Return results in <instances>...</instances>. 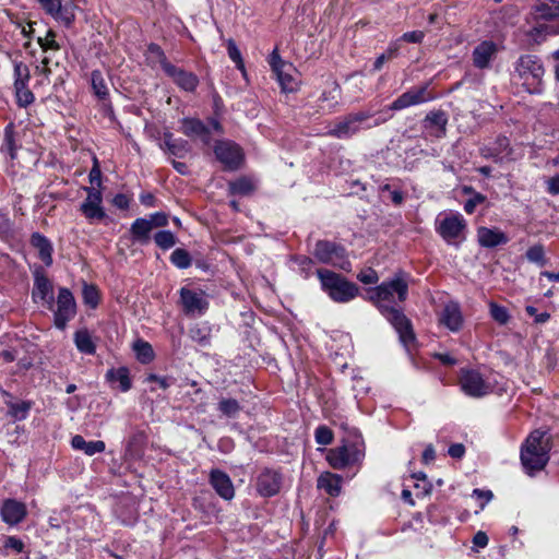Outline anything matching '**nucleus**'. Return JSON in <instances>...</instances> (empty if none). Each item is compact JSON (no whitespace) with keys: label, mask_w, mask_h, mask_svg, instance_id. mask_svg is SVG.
<instances>
[{"label":"nucleus","mask_w":559,"mask_h":559,"mask_svg":"<svg viewBox=\"0 0 559 559\" xmlns=\"http://www.w3.org/2000/svg\"><path fill=\"white\" fill-rule=\"evenodd\" d=\"M551 450L550 436L547 431L534 430L528 435L521 447L520 460L524 472L534 476L543 471L548 461Z\"/></svg>","instance_id":"obj_1"},{"label":"nucleus","mask_w":559,"mask_h":559,"mask_svg":"<svg viewBox=\"0 0 559 559\" xmlns=\"http://www.w3.org/2000/svg\"><path fill=\"white\" fill-rule=\"evenodd\" d=\"M365 457V443L361 438L344 440L338 447L326 452V461L335 469H344L359 465Z\"/></svg>","instance_id":"obj_2"},{"label":"nucleus","mask_w":559,"mask_h":559,"mask_svg":"<svg viewBox=\"0 0 559 559\" xmlns=\"http://www.w3.org/2000/svg\"><path fill=\"white\" fill-rule=\"evenodd\" d=\"M323 290L335 302H348L358 295V287L344 276L325 269L317 271Z\"/></svg>","instance_id":"obj_3"},{"label":"nucleus","mask_w":559,"mask_h":559,"mask_svg":"<svg viewBox=\"0 0 559 559\" xmlns=\"http://www.w3.org/2000/svg\"><path fill=\"white\" fill-rule=\"evenodd\" d=\"M514 69L530 94H540L543 92L545 68L539 57L523 55L515 62Z\"/></svg>","instance_id":"obj_4"},{"label":"nucleus","mask_w":559,"mask_h":559,"mask_svg":"<svg viewBox=\"0 0 559 559\" xmlns=\"http://www.w3.org/2000/svg\"><path fill=\"white\" fill-rule=\"evenodd\" d=\"M386 321L397 334L400 344L407 353L417 345V337L412 320L402 308L386 305Z\"/></svg>","instance_id":"obj_5"},{"label":"nucleus","mask_w":559,"mask_h":559,"mask_svg":"<svg viewBox=\"0 0 559 559\" xmlns=\"http://www.w3.org/2000/svg\"><path fill=\"white\" fill-rule=\"evenodd\" d=\"M467 224L460 213H451L442 219H437L436 231L448 243L459 247L465 240Z\"/></svg>","instance_id":"obj_6"},{"label":"nucleus","mask_w":559,"mask_h":559,"mask_svg":"<svg viewBox=\"0 0 559 559\" xmlns=\"http://www.w3.org/2000/svg\"><path fill=\"white\" fill-rule=\"evenodd\" d=\"M370 118L371 116L368 112L350 114L337 121L335 126L328 131V134L337 139L350 138L361 129L371 128L380 123V119H374V121L370 123Z\"/></svg>","instance_id":"obj_7"},{"label":"nucleus","mask_w":559,"mask_h":559,"mask_svg":"<svg viewBox=\"0 0 559 559\" xmlns=\"http://www.w3.org/2000/svg\"><path fill=\"white\" fill-rule=\"evenodd\" d=\"M313 254L321 263L331 264L344 271L350 270V262L346 259L345 249L335 242L319 240Z\"/></svg>","instance_id":"obj_8"},{"label":"nucleus","mask_w":559,"mask_h":559,"mask_svg":"<svg viewBox=\"0 0 559 559\" xmlns=\"http://www.w3.org/2000/svg\"><path fill=\"white\" fill-rule=\"evenodd\" d=\"M86 198L80 205V212L90 224H97L107 218L103 206V193L96 187H85Z\"/></svg>","instance_id":"obj_9"},{"label":"nucleus","mask_w":559,"mask_h":559,"mask_svg":"<svg viewBox=\"0 0 559 559\" xmlns=\"http://www.w3.org/2000/svg\"><path fill=\"white\" fill-rule=\"evenodd\" d=\"M56 309H53V322L56 328L64 330L68 322L76 314V302L73 294L66 287L59 288Z\"/></svg>","instance_id":"obj_10"},{"label":"nucleus","mask_w":559,"mask_h":559,"mask_svg":"<svg viewBox=\"0 0 559 559\" xmlns=\"http://www.w3.org/2000/svg\"><path fill=\"white\" fill-rule=\"evenodd\" d=\"M216 158L227 170H237L243 162L241 147L231 141H218L214 147Z\"/></svg>","instance_id":"obj_11"},{"label":"nucleus","mask_w":559,"mask_h":559,"mask_svg":"<svg viewBox=\"0 0 559 559\" xmlns=\"http://www.w3.org/2000/svg\"><path fill=\"white\" fill-rule=\"evenodd\" d=\"M409 281L411 275L402 270L386 280V305L393 306L407 299Z\"/></svg>","instance_id":"obj_12"},{"label":"nucleus","mask_w":559,"mask_h":559,"mask_svg":"<svg viewBox=\"0 0 559 559\" xmlns=\"http://www.w3.org/2000/svg\"><path fill=\"white\" fill-rule=\"evenodd\" d=\"M460 383L462 391L471 397H483L490 393V385L476 370H462Z\"/></svg>","instance_id":"obj_13"},{"label":"nucleus","mask_w":559,"mask_h":559,"mask_svg":"<svg viewBox=\"0 0 559 559\" xmlns=\"http://www.w3.org/2000/svg\"><path fill=\"white\" fill-rule=\"evenodd\" d=\"M282 487V475L274 469L263 468L257 477L255 488L261 497L277 495Z\"/></svg>","instance_id":"obj_14"},{"label":"nucleus","mask_w":559,"mask_h":559,"mask_svg":"<svg viewBox=\"0 0 559 559\" xmlns=\"http://www.w3.org/2000/svg\"><path fill=\"white\" fill-rule=\"evenodd\" d=\"M180 301L186 314H203L209 307L202 290H194L188 287L180 289Z\"/></svg>","instance_id":"obj_15"},{"label":"nucleus","mask_w":559,"mask_h":559,"mask_svg":"<svg viewBox=\"0 0 559 559\" xmlns=\"http://www.w3.org/2000/svg\"><path fill=\"white\" fill-rule=\"evenodd\" d=\"M435 96L428 91V86L414 87L400 97H397L390 106L392 110H400L413 105H419L432 100Z\"/></svg>","instance_id":"obj_16"},{"label":"nucleus","mask_w":559,"mask_h":559,"mask_svg":"<svg viewBox=\"0 0 559 559\" xmlns=\"http://www.w3.org/2000/svg\"><path fill=\"white\" fill-rule=\"evenodd\" d=\"M34 301L40 300L49 310H53L55 299L52 284L43 271L37 270L34 274V288L32 292Z\"/></svg>","instance_id":"obj_17"},{"label":"nucleus","mask_w":559,"mask_h":559,"mask_svg":"<svg viewBox=\"0 0 559 559\" xmlns=\"http://www.w3.org/2000/svg\"><path fill=\"white\" fill-rule=\"evenodd\" d=\"M479 153L484 158L502 163L504 159H511L512 148L509 139L500 135L491 145L481 146Z\"/></svg>","instance_id":"obj_18"},{"label":"nucleus","mask_w":559,"mask_h":559,"mask_svg":"<svg viewBox=\"0 0 559 559\" xmlns=\"http://www.w3.org/2000/svg\"><path fill=\"white\" fill-rule=\"evenodd\" d=\"M41 8L64 26H70L74 21V13L70 5H62L61 0H37Z\"/></svg>","instance_id":"obj_19"},{"label":"nucleus","mask_w":559,"mask_h":559,"mask_svg":"<svg viewBox=\"0 0 559 559\" xmlns=\"http://www.w3.org/2000/svg\"><path fill=\"white\" fill-rule=\"evenodd\" d=\"M210 484L216 493L225 500H230L235 496L234 485L230 477L221 469H212L210 473Z\"/></svg>","instance_id":"obj_20"},{"label":"nucleus","mask_w":559,"mask_h":559,"mask_svg":"<svg viewBox=\"0 0 559 559\" xmlns=\"http://www.w3.org/2000/svg\"><path fill=\"white\" fill-rule=\"evenodd\" d=\"M498 52V46L492 40H484L473 50V63L477 69H486Z\"/></svg>","instance_id":"obj_21"},{"label":"nucleus","mask_w":559,"mask_h":559,"mask_svg":"<svg viewBox=\"0 0 559 559\" xmlns=\"http://www.w3.org/2000/svg\"><path fill=\"white\" fill-rule=\"evenodd\" d=\"M181 131L189 138H199L205 145L211 143V131L201 120L195 118H183Z\"/></svg>","instance_id":"obj_22"},{"label":"nucleus","mask_w":559,"mask_h":559,"mask_svg":"<svg viewBox=\"0 0 559 559\" xmlns=\"http://www.w3.org/2000/svg\"><path fill=\"white\" fill-rule=\"evenodd\" d=\"M477 240L483 248H496L509 242V237L498 228H477Z\"/></svg>","instance_id":"obj_23"},{"label":"nucleus","mask_w":559,"mask_h":559,"mask_svg":"<svg viewBox=\"0 0 559 559\" xmlns=\"http://www.w3.org/2000/svg\"><path fill=\"white\" fill-rule=\"evenodd\" d=\"M26 516L25 504L13 499H8L1 507V518L9 525L19 524Z\"/></svg>","instance_id":"obj_24"},{"label":"nucleus","mask_w":559,"mask_h":559,"mask_svg":"<svg viewBox=\"0 0 559 559\" xmlns=\"http://www.w3.org/2000/svg\"><path fill=\"white\" fill-rule=\"evenodd\" d=\"M166 74L173 79V81L183 91L193 92L198 84L199 79L192 72H188L176 66L167 67Z\"/></svg>","instance_id":"obj_25"},{"label":"nucleus","mask_w":559,"mask_h":559,"mask_svg":"<svg viewBox=\"0 0 559 559\" xmlns=\"http://www.w3.org/2000/svg\"><path fill=\"white\" fill-rule=\"evenodd\" d=\"M440 322L450 331L457 332L463 325V316L459 304L450 302L445 305L440 316Z\"/></svg>","instance_id":"obj_26"},{"label":"nucleus","mask_w":559,"mask_h":559,"mask_svg":"<svg viewBox=\"0 0 559 559\" xmlns=\"http://www.w3.org/2000/svg\"><path fill=\"white\" fill-rule=\"evenodd\" d=\"M31 245L37 250L38 258L46 266L52 264L53 247L51 241L40 233H34L31 236Z\"/></svg>","instance_id":"obj_27"},{"label":"nucleus","mask_w":559,"mask_h":559,"mask_svg":"<svg viewBox=\"0 0 559 559\" xmlns=\"http://www.w3.org/2000/svg\"><path fill=\"white\" fill-rule=\"evenodd\" d=\"M317 486L328 495L337 497L342 489V477L331 472H324L318 477Z\"/></svg>","instance_id":"obj_28"},{"label":"nucleus","mask_w":559,"mask_h":559,"mask_svg":"<svg viewBox=\"0 0 559 559\" xmlns=\"http://www.w3.org/2000/svg\"><path fill=\"white\" fill-rule=\"evenodd\" d=\"M71 445L75 450L84 452L86 455H94L105 451L106 445L102 440L86 441L81 435H75L71 440Z\"/></svg>","instance_id":"obj_29"},{"label":"nucleus","mask_w":559,"mask_h":559,"mask_svg":"<svg viewBox=\"0 0 559 559\" xmlns=\"http://www.w3.org/2000/svg\"><path fill=\"white\" fill-rule=\"evenodd\" d=\"M537 17L545 21L559 19V0H537L534 7Z\"/></svg>","instance_id":"obj_30"},{"label":"nucleus","mask_w":559,"mask_h":559,"mask_svg":"<svg viewBox=\"0 0 559 559\" xmlns=\"http://www.w3.org/2000/svg\"><path fill=\"white\" fill-rule=\"evenodd\" d=\"M73 341L80 353L85 355H94L96 353V344L87 329L75 331Z\"/></svg>","instance_id":"obj_31"},{"label":"nucleus","mask_w":559,"mask_h":559,"mask_svg":"<svg viewBox=\"0 0 559 559\" xmlns=\"http://www.w3.org/2000/svg\"><path fill=\"white\" fill-rule=\"evenodd\" d=\"M164 146L170 155L182 158L190 152L188 141L175 139L171 133L164 134Z\"/></svg>","instance_id":"obj_32"},{"label":"nucleus","mask_w":559,"mask_h":559,"mask_svg":"<svg viewBox=\"0 0 559 559\" xmlns=\"http://www.w3.org/2000/svg\"><path fill=\"white\" fill-rule=\"evenodd\" d=\"M152 226L148 223L147 218H136L130 227V233L132 235V239L141 245H146L150 242V234L152 231Z\"/></svg>","instance_id":"obj_33"},{"label":"nucleus","mask_w":559,"mask_h":559,"mask_svg":"<svg viewBox=\"0 0 559 559\" xmlns=\"http://www.w3.org/2000/svg\"><path fill=\"white\" fill-rule=\"evenodd\" d=\"M146 60L152 67L158 63L165 73L167 72V67L173 66L170 62H168L166 55L160 46L154 43L147 46Z\"/></svg>","instance_id":"obj_34"},{"label":"nucleus","mask_w":559,"mask_h":559,"mask_svg":"<svg viewBox=\"0 0 559 559\" xmlns=\"http://www.w3.org/2000/svg\"><path fill=\"white\" fill-rule=\"evenodd\" d=\"M448 123V118L444 111L437 110L430 111L425 118V127L426 128H436V135L440 136L445 133V126Z\"/></svg>","instance_id":"obj_35"},{"label":"nucleus","mask_w":559,"mask_h":559,"mask_svg":"<svg viewBox=\"0 0 559 559\" xmlns=\"http://www.w3.org/2000/svg\"><path fill=\"white\" fill-rule=\"evenodd\" d=\"M106 379L109 382H119V386L122 392H127L131 389L129 370L126 367L109 369L106 373Z\"/></svg>","instance_id":"obj_36"},{"label":"nucleus","mask_w":559,"mask_h":559,"mask_svg":"<svg viewBox=\"0 0 559 559\" xmlns=\"http://www.w3.org/2000/svg\"><path fill=\"white\" fill-rule=\"evenodd\" d=\"M293 69H288V67H282L281 69H277L273 71L276 75V80L278 81L282 90L284 92H294L297 87V82L294 79V76L290 74V71Z\"/></svg>","instance_id":"obj_37"},{"label":"nucleus","mask_w":559,"mask_h":559,"mask_svg":"<svg viewBox=\"0 0 559 559\" xmlns=\"http://www.w3.org/2000/svg\"><path fill=\"white\" fill-rule=\"evenodd\" d=\"M217 409L223 416L234 418L241 411V405L236 399L224 397L217 403Z\"/></svg>","instance_id":"obj_38"},{"label":"nucleus","mask_w":559,"mask_h":559,"mask_svg":"<svg viewBox=\"0 0 559 559\" xmlns=\"http://www.w3.org/2000/svg\"><path fill=\"white\" fill-rule=\"evenodd\" d=\"M12 63H13V76H14L13 86L19 85V84H28L29 79H31V72H29L28 66L17 59H13Z\"/></svg>","instance_id":"obj_39"},{"label":"nucleus","mask_w":559,"mask_h":559,"mask_svg":"<svg viewBox=\"0 0 559 559\" xmlns=\"http://www.w3.org/2000/svg\"><path fill=\"white\" fill-rule=\"evenodd\" d=\"M136 359L142 364H148L154 359V350L150 343L139 340L133 344Z\"/></svg>","instance_id":"obj_40"},{"label":"nucleus","mask_w":559,"mask_h":559,"mask_svg":"<svg viewBox=\"0 0 559 559\" xmlns=\"http://www.w3.org/2000/svg\"><path fill=\"white\" fill-rule=\"evenodd\" d=\"M189 337L201 346H207L211 343V330L205 325L195 324L189 330Z\"/></svg>","instance_id":"obj_41"},{"label":"nucleus","mask_w":559,"mask_h":559,"mask_svg":"<svg viewBox=\"0 0 559 559\" xmlns=\"http://www.w3.org/2000/svg\"><path fill=\"white\" fill-rule=\"evenodd\" d=\"M13 87L16 104L19 107L26 108L27 106L34 103L35 96L33 92L28 88V84H19L14 85Z\"/></svg>","instance_id":"obj_42"},{"label":"nucleus","mask_w":559,"mask_h":559,"mask_svg":"<svg viewBox=\"0 0 559 559\" xmlns=\"http://www.w3.org/2000/svg\"><path fill=\"white\" fill-rule=\"evenodd\" d=\"M489 314L495 322L500 325H506L509 323L511 316L509 310L504 306H500L495 301L489 302Z\"/></svg>","instance_id":"obj_43"},{"label":"nucleus","mask_w":559,"mask_h":559,"mask_svg":"<svg viewBox=\"0 0 559 559\" xmlns=\"http://www.w3.org/2000/svg\"><path fill=\"white\" fill-rule=\"evenodd\" d=\"M91 83L95 95L99 99H105L108 96V88L100 71L95 70L92 72Z\"/></svg>","instance_id":"obj_44"},{"label":"nucleus","mask_w":559,"mask_h":559,"mask_svg":"<svg viewBox=\"0 0 559 559\" xmlns=\"http://www.w3.org/2000/svg\"><path fill=\"white\" fill-rule=\"evenodd\" d=\"M9 415L15 420H23L27 417L28 412L32 407V403L27 401H23L20 403H8Z\"/></svg>","instance_id":"obj_45"},{"label":"nucleus","mask_w":559,"mask_h":559,"mask_svg":"<svg viewBox=\"0 0 559 559\" xmlns=\"http://www.w3.org/2000/svg\"><path fill=\"white\" fill-rule=\"evenodd\" d=\"M365 298L374 304L381 313L384 312V284H380L377 287L366 289Z\"/></svg>","instance_id":"obj_46"},{"label":"nucleus","mask_w":559,"mask_h":559,"mask_svg":"<svg viewBox=\"0 0 559 559\" xmlns=\"http://www.w3.org/2000/svg\"><path fill=\"white\" fill-rule=\"evenodd\" d=\"M15 127L13 122H10L4 128V146L12 159L16 156L17 146L15 144Z\"/></svg>","instance_id":"obj_47"},{"label":"nucleus","mask_w":559,"mask_h":559,"mask_svg":"<svg viewBox=\"0 0 559 559\" xmlns=\"http://www.w3.org/2000/svg\"><path fill=\"white\" fill-rule=\"evenodd\" d=\"M229 190L233 194L248 195L253 192L254 186L251 180L240 178L229 183Z\"/></svg>","instance_id":"obj_48"},{"label":"nucleus","mask_w":559,"mask_h":559,"mask_svg":"<svg viewBox=\"0 0 559 559\" xmlns=\"http://www.w3.org/2000/svg\"><path fill=\"white\" fill-rule=\"evenodd\" d=\"M170 262L178 269H188L192 260L187 250L177 248L170 254Z\"/></svg>","instance_id":"obj_49"},{"label":"nucleus","mask_w":559,"mask_h":559,"mask_svg":"<svg viewBox=\"0 0 559 559\" xmlns=\"http://www.w3.org/2000/svg\"><path fill=\"white\" fill-rule=\"evenodd\" d=\"M154 241L163 250H168L176 245V237L170 230H159L154 235Z\"/></svg>","instance_id":"obj_50"},{"label":"nucleus","mask_w":559,"mask_h":559,"mask_svg":"<svg viewBox=\"0 0 559 559\" xmlns=\"http://www.w3.org/2000/svg\"><path fill=\"white\" fill-rule=\"evenodd\" d=\"M464 192L465 193L473 192L472 198H469L464 203V211L467 214H473L475 212L476 206L481 204V203H484L486 201V197L484 194L479 193V192H474L473 188H471V187H465L464 188Z\"/></svg>","instance_id":"obj_51"},{"label":"nucleus","mask_w":559,"mask_h":559,"mask_svg":"<svg viewBox=\"0 0 559 559\" xmlns=\"http://www.w3.org/2000/svg\"><path fill=\"white\" fill-rule=\"evenodd\" d=\"M314 440L318 444L329 445L334 440V433L328 426L320 425L314 430Z\"/></svg>","instance_id":"obj_52"},{"label":"nucleus","mask_w":559,"mask_h":559,"mask_svg":"<svg viewBox=\"0 0 559 559\" xmlns=\"http://www.w3.org/2000/svg\"><path fill=\"white\" fill-rule=\"evenodd\" d=\"M14 237L13 224L7 213L0 212V239L9 241Z\"/></svg>","instance_id":"obj_53"},{"label":"nucleus","mask_w":559,"mask_h":559,"mask_svg":"<svg viewBox=\"0 0 559 559\" xmlns=\"http://www.w3.org/2000/svg\"><path fill=\"white\" fill-rule=\"evenodd\" d=\"M526 259L530 262L544 266L546 264L544 247L542 245L530 247L526 251Z\"/></svg>","instance_id":"obj_54"},{"label":"nucleus","mask_w":559,"mask_h":559,"mask_svg":"<svg viewBox=\"0 0 559 559\" xmlns=\"http://www.w3.org/2000/svg\"><path fill=\"white\" fill-rule=\"evenodd\" d=\"M227 52L228 57L235 62L237 69L245 73V63L241 57V52L238 49L235 40L231 38L227 40Z\"/></svg>","instance_id":"obj_55"},{"label":"nucleus","mask_w":559,"mask_h":559,"mask_svg":"<svg viewBox=\"0 0 559 559\" xmlns=\"http://www.w3.org/2000/svg\"><path fill=\"white\" fill-rule=\"evenodd\" d=\"M56 33L52 29L47 31L45 37H38L37 43L44 51L59 50L60 46L55 39Z\"/></svg>","instance_id":"obj_56"},{"label":"nucleus","mask_w":559,"mask_h":559,"mask_svg":"<svg viewBox=\"0 0 559 559\" xmlns=\"http://www.w3.org/2000/svg\"><path fill=\"white\" fill-rule=\"evenodd\" d=\"M84 302L92 308H96L99 302V293L96 286L85 284L83 287Z\"/></svg>","instance_id":"obj_57"},{"label":"nucleus","mask_w":559,"mask_h":559,"mask_svg":"<svg viewBox=\"0 0 559 559\" xmlns=\"http://www.w3.org/2000/svg\"><path fill=\"white\" fill-rule=\"evenodd\" d=\"M357 278L364 284H376L379 280V276L373 269L366 267L358 273Z\"/></svg>","instance_id":"obj_58"},{"label":"nucleus","mask_w":559,"mask_h":559,"mask_svg":"<svg viewBox=\"0 0 559 559\" xmlns=\"http://www.w3.org/2000/svg\"><path fill=\"white\" fill-rule=\"evenodd\" d=\"M145 440H146L145 433L141 430H138L130 436V438L128 440L127 449L129 451H133V450L138 449L139 447H141L145 442Z\"/></svg>","instance_id":"obj_59"},{"label":"nucleus","mask_w":559,"mask_h":559,"mask_svg":"<svg viewBox=\"0 0 559 559\" xmlns=\"http://www.w3.org/2000/svg\"><path fill=\"white\" fill-rule=\"evenodd\" d=\"M49 62H50V59L48 57H45L41 60V67L37 66L35 69V72L43 76V80L39 81L40 84L50 82L49 78L51 74V69L48 67Z\"/></svg>","instance_id":"obj_60"},{"label":"nucleus","mask_w":559,"mask_h":559,"mask_svg":"<svg viewBox=\"0 0 559 559\" xmlns=\"http://www.w3.org/2000/svg\"><path fill=\"white\" fill-rule=\"evenodd\" d=\"M269 62L272 68V71L281 69L282 67H288V69H293V64L285 62L278 55V51L276 48L272 51Z\"/></svg>","instance_id":"obj_61"},{"label":"nucleus","mask_w":559,"mask_h":559,"mask_svg":"<svg viewBox=\"0 0 559 559\" xmlns=\"http://www.w3.org/2000/svg\"><path fill=\"white\" fill-rule=\"evenodd\" d=\"M152 228L154 227H165L168 224V216L163 212H156L150 215L147 218Z\"/></svg>","instance_id":"obj_62"},{"label":"nucleus","mask_w":559,"mask_h":559,"mask_svg":"<svg viewBox=\"0 0 559 559\" xmlns=\"http://www.w3.org/2000/svg\"><path fill=\"white\" fill-rule=\"evenodd\" d=\"M525 311L530 317H533L535 323L538 324L546 323L550 318V314L546 311L538 313L534 306H526Z\"/></svg>","instance_id":"obj_63"},{"label":"nucleus","mask_w":559,"mask_h":559,"mask_svg":"<svg viewBox=\"0 0 559 559\" xmlns=\"http://www.w3.org/2000/svg\"><path fill=\"white\" fill-rule=\"evenodd\" d=\"M4 547L11 548V549L15 550L16 552H22L24 549V544L20 538L15 537V536H9L4 543Z\"/></svg>","instance_id":"obj_64"}]
</instances>
